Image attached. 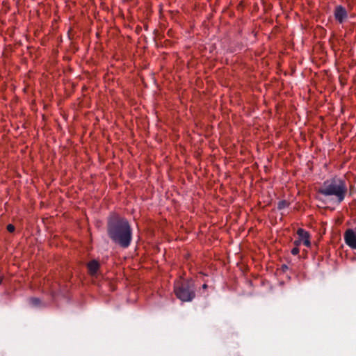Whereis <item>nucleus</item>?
I'll list each match as a JSON object with an SVG mask.
<instances>
[{
  "label": "nucleus",
  "mask_w": 356,
  "mask_h": 356,
  "mask_svg": "<svg viewBox=\"0 0 356 356\" xmlns=\"http://www.w3.org/2000/svg\"><path fill=\"white\" fill-rule=\"evenodd\" d=\"M108 234L113 242L127 248L131 241V229L128 221L118 215L111 216L108 221Z\"/></svg>",
  "instance_id": "1"
},
{
  "label": "nucleus",
  "mask_w": 356,
  "mask_h": 356,
  "mask_svg": "<svg viewBox=\"0 0 356 356\" xmlns=\"http://www.w3.org/2000/svg\"><path fill=\"white\" fill-rule=\"evenodd\" d=\"M318 193L326 197H331L337 204L341 203L348 193V186L344 179L333 177L325 181L319 188Z\"/></svg>",
  "instance_id": "2"
},
{
  "label": "nucleus",
  "mask_w": 356,
  "mask_h": 356,
  "mask_svg": "<svg viewBox=\"0 0 356 356\" xmlns=\"http://www.w3.org/2000/svg\"><path fill=\"white\" fill-rule=\"evenodd\" d=\"M174 291L179 300L184 302L191 301L195 298V288L192 282L178 280L175 283Z\"/></svg>",
  "instance_id": "3"
},
{
  "label": "nucleus",
  "mask_w": 356,
  "mask_h": 356,
  "mask_svg": "<svg viewBox=\"0 0 356 356\" xmlns=\"http://www.w3.org/2000/svg\"><path fill=\"white\" fill-rule=\"evenodd\" d=\"M297 234L298 236V238L295 240L293 242V245L295 246H300L301 244H303L308 248L311 246L310 236L308 232L302 228H299L297 230Z\"/></svg>",
  "instance_id": "4"
},
{
  "label": "nucleus",
  "mask_w": 356,
  "mask_h": 356,
  "mask_svg": "<svg viewBox=\"0 0 356 356\" xmlns=\"http://www.w3.org/2000/svg\"><path fill=\"white\" fill-rule=\"evenodd\" d=\"M344 239L349 247L356 250V228L346 230L344 234Z\"/></svg>",
  "instance_id": "5"
},
{
  "label": "nucleus",
  "mask_w": 356,
  "mask_h": 356,
  "mask_svg": "<svg viewBox=\"0 0 356 356\" xmlns=\"http://www.w3.org/2000/svg\"><path fill=\"white\" fill-rule=\"evenodd\" d=\"M334 16L339 23H343L348 17L347 12L344 8L341 6H337L334 10Z\"/></svg>",
  "instance_id": "6"
},
{
  "label": "nucleus",
  "mask_w": 356,
  "mask_h": 356,
  "mask_svg": "<svg viewBox=\"0 0 356 356\" xmlns=\"http://www.w3.org/2000/svg\"><path fill=\"white\" fill-rule=\"evenodd\" d=\"M99 264L96 260H92L88 264V272L90 275H95L98 271Z\"/></svg>",
  "instance_id": "7"
},
{
  "label": "nucleus",
  "mask_w": 356,
  "mask_h": 356,
  "mask_svg": "<svg viewBox=\"0 0 356 356\" xmlns=\"http://www.w3.org/2000/svg\"><path fill=\"white\" fill-rule=\"evenodd\" d=\"M288 206V203L286 201H280L279 203H278V209H284L285 207H286Z\"/></svg>",
  "instance_id": "8"
},
{
  "label": "nucleus",
  "mask_w": 356,
  "mask_h": 356,
  "mask_svg": "<svg viewBox=\"0 0 356 356\" xmlns=\"http://www.w3.org/2000/svg\"><path fill=\"white\" fill-rule=\"evenodd\" d=\"M31 301V303L34 305V306H37L40 304V300L38 298H33L30 300Z\"/></svg>",
  "instance_id": "9"
},
{
  "label": "nucleus",
  "mask_w": 356,
  "mask_h": 356,
  "mask_svg": "<svg viewBox=\"0 0 356 356\" xmlns=\"http://www.w3.org/2000/svg\"><path fill=\"white\" fill-rule=\"evenodd\" d=\"M299 246H295L292 250H291V254H293V255H297L298 254L299 252H300V250L298 248Z\"/></svg>",
  "instance_id": "10"
},
{
  "label": "nucleus",
  "mask_w": 356,
  "mask_h": 356,
  "mask_svg": "<svg viewBox=\"0 0 356 356\" xmlns=\"http://www.w3.org/2000/svg\"><path fill=\"white\" fill-rule=\"evenodd\" d=\"M7 229L9 232H14L15 230V227L14 225H11V224H9L8 226H7Z\"/></svg>",
  "instance_id": "11"
},
{
  "label": "nucleus",
  "mask_w": 356,
  "mask_h": 356,
  "mask_svg": "<svg viewBox=\"0 0 356 356\" xmlns=\"http://www.w3.org/2000/svg\"><path fill=\"white\" fill-rule=\"evenodd\" d=\"M202 288H203L204 289H206L207 288V284H203V286H202Z\"/></svg>",
  "instance_id": "12"
},
{
  "label": "nucleus",
  "mask_w": 356,
  "mask_h": 356,
  "mask_svg": "<svg viewBox=\"0 0 356 356\" xmlns=\"http://www.w3.org/2000/svg\"><path fill=\"white\" fill-rule=\"evenodd\" d=\"M1 282H2V277H1V276L0 275V284L1 283Z\"/></svg>",
  "instance_id": "13"
}]
</instances>
